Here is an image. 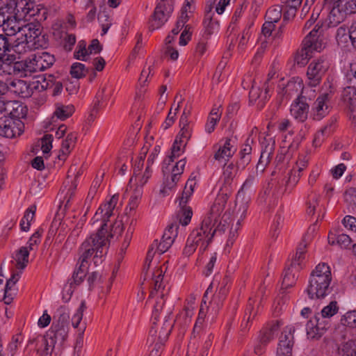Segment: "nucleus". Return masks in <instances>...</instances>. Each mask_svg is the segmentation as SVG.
<instances>
[{
	"label": "nucleus",
	"instance_id": "f3484780",
	"mask_svg": "<svg viewBox=\"0 0 356 356\" xmlns=\"http://www.w3.org/2000/svg\"><path fill=\"white\" fill-rule=\"evenodd\" d=\"M236 149V140L233 138H225L219 143L213 158L219 163H225L232 157Z\"/></svg>",
	"mask_w": 356,
	"mask_h": 356
},
{
	"label": "nucleus",
	"instance_id": "4468645a",
	"mask_svg": "<svg viewBox=\"0 0 356 356\" xmlns=\"http://www.w3.org/2000/svg\"><path fill=\"white\" fill-rule=\"evenodd\" d=\"M345 0H325L323 9L329 13L328 25L335 26L340 24L346 17V12L341 8Z\"/></svg>",
	"mask_w": 356,
	"mask_h": 356
},
{
	"label": "nucleus",
	"instance_id": "1a4fd4ad",
	"mask_svg": "<svg viewBox=\"0 0 356 356\" xmlns=\"http://www.w3.org/2000/svg\"><path fill=\"white\" fill-rule=\"evenodd\" d=\"M69 320V309L65 306L59 307L53 317L49 335L60 341H65L68 334Z\"/></svg>",
	"mask_w": 356,
	"mask_h": 356
},
{
	"label": "nucleus",
	"instance_id": "5fc2aeb1",
	"mask_svg": "<svg viewBox=\"0 0 356 356\" xmlns=\"http://www.w3.org/2000/svg\"><path fill=\"white\" fill-rule=\"evenodd\" d=\"M186 146V145H182L180 142L175 139L172 147L171 154L168 157L169 162H173L175 159L179 157L184 153Z\"/></svg>",
	"mask_w": 356,
	"mask_h": 356
},
{
	"label": "nucleus",
	"instance_id": "2eb2a0df",
	"mask_svg": "<svg viewBox=\"0 0 356 356\" xmlns=\"http://www.w3.org/2000/svg\"><path fill=\"white\" fill-rule=\"evenodd\" d=\"M21 18L36 17V20L45 19V9L40 4L31 0H15Z\"/></svg>",
	"mask_w": 356,
	"mask_h": 356
},
{
	"label": "nucleus",
	"instance_id": "412c9836",
	"mask_svg": "<svg viewBox=\"0 0 356 356\" xmlns=\"http://www.w3.org/2000/svg\"><path fill=\"white\" fill-rule=\"evenodd\" d=\"M275 142L272 138H265L261 142V156L257 165V170L263 172L270 162L275 151Z\"/></svg>",
	"mask_w": 356,
	"mask_h": 356
},
{
	"label": "nucleus",
	"instance_id": "680f3d73",
	"mask_svg": "<svg viewBox=\"0 0 356 356\" xmlns=\"http://www.w3.org/2000/svg\"><path fill=\"white\" fill-rule=\"evenodd\" d=\"M186 164V159H183L179 160L175 165L173 167L171 171V176L179 180V178L182 173L184 172V170L185 165Z\"/></svg>",
	"mask_w": 356,
	"mask_h": 356
},
{
	"label": "nucleus",
	"instance_id": "864d4df0",
	"mask_svg": "<svg viewBox=\"0 0 356 356\" xmlns=\"http://www.w3.org/2000/svg\"><path fill=\"white\" fill-rule=\"evenodd\" d=\"M282 9L280 6H275L270 8L266 13V18L273 23L277 22L282 17Z\"/></svg>",
	"mask_w": 356,
	"mask_h": 356
},
{
	"label": "nucleus",
	"instance_id": "6e6d98bb",
	"mask_svg": "<svg viewBox=\"0 0 356 356\" xmlns=\"http://www.w3.org/2000/svg\"><path fill=\"white\" fill-rule=\"evenodd\" d=\"M198 233H191L189 235L186 245L184 249V254L189 257L191 255L198 247L196 243H194V238L197 236Z\"/></svg>",
	"mask_w": 356,
	"mask_h": 356
},
{
	"label": "nucleus",
	"instance_id": "aec40b11",
	"mask_svg": "<svg viewBox=\"0 0 356 356\" xmlns=\"http://www.w3.org/2000/svg\"><path fill=\"white\" fill-rule=\"evenodd\" d=\"M177 229L178 225L177 224L170 225L164 232L161 241L159 243L157 241H154L152 245L156 248V251L160 254L164 253L170 248L175 238L177 237Z\"/></svg>",
	"mask_w": 356,
	"mask_h": 356
},
{
	"label": "nucleus",
	"instance_id": "bf43d9fd",
	"mask_svg": "<svg viewBox=\"0 0 356 356\" xmlns=\"http://www.w3.org/2000/svg\"><path fill=\"white\" fill-rule=\"evenodd\" d=\"M12 84L17 88V90L15 92L21 94L22 97H25L31 95L29 86H27L24 81L17 80L16 81H13Z\"/></svg>",
	"mask_w": 356,
	"mask_h": 356
},
{
	"label": "nucleus",
	"instance_id": "f257e3e1",
	"mask_svg": "<svg viewBox=\"0 0 356 356\" xmlns=\"http://www.w3.org/2000/svg\"><path fill=\"white\" fill-rule=\"evenodd\" d=\"M227 202L226 193L220 194L215 199L210 211L203 220L200 227L191 233H198L194 238V243L204 251L212 240L214 234L225 233L231 222L229 214L224 212Z\"/></svg>",
	"mask_w": 356,
	"mask_h": 356
},
{
	"label": "nucleus",
	"instance_id": "49530a36",
	"mask_svg": "<svg viewBox=\"0 0 356 356\" xmlns=\"http://www.w3.org/2000/svg\"><path fill=\"white\" fill-rule=\"evenodd\" d=\"M193 216V211L191 207H182L179 208L178 212V218L179 223L183 226H186L191 222Z\"/></svg>",
	"mask_w": 356,
	"mask_h": 356
},
{
	"label": "nucleus",
	"instance_id": "9d476101",
	"mask_svg": "<svg viewBox=\"0 0 356 356\" xmlns=\"http://www.w3.org/2000/svg\"><path fill=\"white\" fill-rule=\"evenodd\" d=\"M334 86L331 81H325L322 87V93L314 102L312 108V116L315 120H321L330 112L329 99L333 92Z\"/></svg>",
	"mask_w": 356,
	"mask_h": 356
},
{
	"label": "nucleus",
	"instance_id": "69168bd1",
	"mask_svg": "<svg viewBox=\"0 0 356 356\" xmlns=\"http://www.w3.org/2000/svg\"><path fill=\"white\" fill-rule=\"evenodd\" d=\"M191 26L190 25H186L185 28L184 29L180 35L179 44L181 46L186 45L188 41L191 40Z\"/></svg>",
	"mask_w": 356,
	"mask_h": 356
},
{
	"label": "nucleus",
	"instance_id": "f704fd0d",
	"mask_svg": "<svg viewBox=\"0 0 356 356\" xmlns=\"http://www.w3.org/2000/svg\"><path fill=\"white\" fill-rule=\"evenodd\" d=\"M278 323L271 325L270 327L264 329L260 334L259 342L262 344H267L273 340L278 332Z\"/></svg>",
	"mask_w": 356,
	"mask_h": 356
},
{
	"label": "nucleus",
	"instance_id": "4be33fe9",
	"mask_svg": "<svg viewBox=\"0 0 356 356\" xmlns=\"http://www.w3.org/2000/svg\"><path fill=\"white\" fill-rule=\"evenodd\" d=\"M327 325V321L320 320V316H314L306 325L307 335L309 339H318L323 334Z\"/></svg>",
	"mask_w": 356,
	"mask_h": 356
},
{
	"label": "nucleus",
	"instance_id": "79ce46f5",
	"mask_svg": "<svg viewBox=\"0 0 356 356\" xmlns=\"http://www.w3.org/2000/svg\"><path fill=\"white\" fill-rule=\"evenodd\" d=\"M37 55L38 56L39 64H40L42 71L51 67L55 62L54 56L48 52L43 51L38 53Z\"/></svg>",
	"mask_w": 356,
	"mask_h": 356
},
{
	"label": "nucleus",
	"instance_id": "b1692460",
	"mask_svg": "<svg viewBox=\"0 0 356 356\" xmlns=\"http://www.w3.org/2000/svg\"><path fill=\"white\" fill-rule=\"evenodd\" d=\"M236 172L237 169L232 163H230L224 167L222 176V178L224 181V186L220 188V191L216 198H217L222 193H226L227 197H229V195L233 191L232 181Z\"/></svg>",
	"mask_w": 356,
	"mask_h": 356
},
{
	"label": "nucleus",
	"instance_id": "72a5a7b5",
	"mask_svg": "<svg viewBox=\"0 0 356 356\" xmlns=\"http://www.w3.org/2000/svg\"><path fill=\"white\" fill-rule=\"evenodd\" d=\"M55 38L64 40L65 48L71 50L76 42V37L73 34H67L65 31L59 29H55L54 31Z\"/></svg>",
	"mask_w": 356,
	"mask_h": 356
},
{
	"label": "nucleus",
	"instance_id": "de8ad7c7",
	"mask_svg": "<svg viewBox=\"0 0 356 356\" xmlns=\"http://www.w3.org/2000/svg\"><path fill=\"white\" fill-rule=\"evenodd\" d=\"M257 177V172H253L250 173L245 181L243 184L241 190L238 192L237 200L243 195L244 191L250 190L255 184Z\"/></svg>",
	"mask_w": 356,
	"mask_h": 356
},
{
	"label": "nucleus",
	"instance_id": "423d86ee",
	"mask_svg": "<svg viewBox=\"0 0 356 356\" xmlns=\"http://www.w3.org/2000/svg\"><path fill=\"white\" fill-rule=\"evenodd\" d=\"M323 29L316 24L303 40V48L295 56V63L300 66L306 65L312 57V51H321L325 45L323 35Z\"/></svg>",
	"mask_w": 356,
	"mask_h": 356
},
{
	"label": "nucleus",
	"instance_id": "ddd939ff",
	"mask_svg": "<svg viewBox=\"0 0 356 356\" xmlns=\"http://www.w3.org/2000/svg\"><path fill=\"white\" fill-rule=\"evenodd\" d=\"M174 10V2H158L150 19V28L155 30L163 26Z\"/></svg>",
	"mask_w": 356,
	"mask_h": 356
},
{
	"label": "nucleus",
	"instance_id": "f03ea898",
	"mask_svg": "<svg viewBox=\"0 0 356 356\" xmlns=\"http://www.w3.org/2000/svg\"><path fill=\"white\" fill-rule=\"evenodd\" d=\"M41 33L40 25L38 24L29 23L22 29L21 35H16L13 39V36L5 34H0V56L2 59L1 67L5 66L8 74L11 73L12 66L3 60V57L8 52L13 51L15 53L22 54L30 51L34 44L35 39Z\"/></svg>",
	"mask_w": 356,
	"mask_h": 356
},
{
	"label": "nucleus",
	"instance_id": "473e14b6",
	"mask_svg": "<svg viewBox=\"0 0 356 356\" xmlns=\"http://www.w3.org/2000/svg\"><path fill=\"white\" fill-rule=\"evenodd\" d=\"M151 172H152L149 168V166H147L145 172L143 175L138 174L136 175H134L129 181V186L130 188H135L136 186H140L141 189H143V186L147 182L150 177Z\"/></svg>",
	"mask_w": 356,
	"mask_h": 356
},
{
	"label": "nucleus",
	"instance_id": "0e129e2a",
	"mask_svg": "<svg viewBox=\"0 0 356 356\" xmlns=\"http://www.w3.org/2000/svg\"><path fill=\"white\" fill-rule=\"evenodd\" d=\"M53 136L51 134H45L41 139V149L44 155L48 154L52 148Z\"/></svg>",
	"mask_w": 356,
	"mask_h": 356
},
{
	"label": "nucleus",
	"instance_id": "f8f14e48",
	"mask_svg": "<svg viewBox=\"0 0 356 356\" xmlns=\"http://www.w3.org/2000/svg\"><path fill=\"white\" fill-rule=\"evenodd\" d=\"M329 67V63L325 59L318 58L313 60L307 67L306 83L310 87L318 86Z\"/></svg>",
	"mask_w": 356,
	"mask_h": 356
},
{
	"label": "nucleus",
	"instance_id": "20e7f679",
	"mask_svg": "<svg viewBox=\"0 0 356 356\" xmlns=\"http://www.w3.org/2000/svg\"><path fill=\"white\" fill-rule=\"evenodd\" d=\"M119 200L118 195H113L110 200L102 205L97 211L94 217V223L102 218V223L100 229L95 234H98L104 229L103 235L106 236L107 243L109 244V238L118 237L124 229L121 220H116L113 223L108 224L109 218L115 216L118 209L116 208Z\"/></svg>",
	"mask_w": 356,
	"mask_h": 356
},
{
	"label": "nucleus",
	"instance_id": "6e6552de",
	"mask_svg": "<svg viewBox=\"0 0 356 356\" xmlns=\"http://www.w3.org/2000/svg\"><path fill=\"white\" fill-rule=\"evenodd\" d=\"M166 269L167 268L163 264V266L157 268L153 273L152 282L154 289L152 290L149 297L151 298L156 297L157 299L152 311V321L158 319L159 312L162 310L165 304L164 296L167 294L168 290L165 289V286L163 284V277ZM153 324H155L154 321H153Z\"/></svg>",
	"mask_w": 356,
	"mask_h": 356
},
{
	"label": "nucleus",
	"instance_id": "e433bc0d",
	"mask_svg": "<svg viewBox=\"0 0 356 356\" xmlns=\"http://www.w3.org/2000/svg\"><path fill=\"white\" fill-rule=\"evenodd\" d=\"M43 344L44 345V356H50L51 351L55 344L58 343L61 345L64 341H60L57 338L49 335V330L47 332L46 336L42 339Z\"/></svg>",
	"mask_w": 356,
	"mask_h": 356
},
{
	"label": "nucleus",
	"instance_id": "393cba45",
	"mask_svg": "<svg viewBox=\"0 0 356 356\" xmlns=\"http://www.w3.org/2000/svg\"><path fill=\"white\" fill-rule=\"evenodd\" d=\"M74 111V108L72 104L65 105L62 103H56L50 122H55L56 120H65L70 117Z\"/></svg>",
	"mask_w": 356,
	"mask_h": 356
},
{
	"label": "nucleus",
	"instance_id": "052dcab7",
	"mask_svg": "<svg viewBox=\"0 0 356 356\" xmlns=\"http://www.w3.org/2000/svg\"><path fill=\"white\" fill-rule=\"evenodd\" d=\"M86 304L84 301H82L81 302L80 306L76 309V312L74 314L72 318V324L74 327H77L78 325L80 324L81 321L83 318V313L84 310L86 309Z\"/></svg>",
	"mask_w": 356,
	"mask_h": 356
},
{
	"label": "nucleus",
	"instance_id": "2f4dec72",
	"mask_svg": "<svg viewBox=\"0 0 356 356\" xmlns=\"http://www.w3.org/2000/svg\"><path fill=\"white\" fill-rule=\"evenodd\" d=\"M328 243L331 245H338L341 248H347L351 243V239L349 236L345 234L336 236L330 233L328 235Z\"/></svg>",
	"mask_w": 356,
	"mask_h": 356
},
{
	"label": "nucleus",
	"instance_id": "0eeeda50",
	"mask_svg": "<svg viewBox=\"0 0 356 356\" xmlns=\"http://www.w3.org/2000/svg\"><path fill=\"white\" fill-rule=\"evenodd\" d=\"M21 16L15 0H10L0 8V28L9 36L21 35L26 24L21 23Z\"/></svg>",
	"mask_w": 356,
	"mask_h": 356
},
{
	"label": "nucleus",
	"instance_id": "ea45409f",
	"mask_svg": "<svg viewBox=\"0 0 356 356\" xmlns=\"http://www.w3.org/2000/svg\"><path fill=\"white\" fill-rule=\"evenodd\" d=\"M302 88V83L300 81H290L284 88L285 94L290 97L295 95H300L302 90H304Z\"/></svg>",
	"mask_w": 356,
	"mask_h": 356
},
{
	"label": "nucleus",
	"instance_id": "6ab92c4d",
	"mask_svg": "<svg viewBox=\"0 0 356 356\" xmlns=\"http://www.w3.org/2000/svg\"><path fill=\"white\" fill-rule=\"evenodd\" d=\"M293 332L292 327H286L282 332L277 348V356H291L293 346Z\"/></svg>",
	"mask_w": 356,
	"mask_h": 356
},
{
	"label": "nucleus",
	"instance_id": "13d9d810",
	"mask_svg": "<svg viewBox=\"0 0 356 356\" xmlns=\"http://www.w3.org/2000/svg\"><path fill=\"white\" fill-rule=\"evenodd\" d=\"M343 323L350 327L356 328V310L346 312L341 319Z\"/></svg>",
	"mask_w": 356,
	"mask_h": 356
},
{
	"label": "nucleus",
	"instance_id": "603ef678",
	"mask_svg": "<svg viewBox=\"0 0 356 356\" xmlns=\"http://www.w3.org/2000/svg\"><path fill=\"white\" fill-rule=\"evenodd\" d=\"M336 40L339 45H345L350 40V29L347 31L346 28L343 26L338 28L336 33Z\"/></svg>",
	"mask_w": 356,
	"mask_h": 356
},
{
	"label": "nucleus",
	"instance_id": "7ed1b4c3",
	"mask_svg": "<svg viewBox=\"0 0 356 356\" xmlns=\"http://www.w3.org/2000/svg\"><path fill=\"white\" fill-rule=\"evenodd\" d=\"M104 229L98 234L91 235L86 238L81 247V256L79 261V267L75 271L83 273L86 276L88 269V259L93 254L94 264L97 266L102 262L108 249L106 236L103 235Z\"/></svg>",
	"mask_w": 356,
	"mask_h": 356
},
{
	"label": "nucleus",
	"instance_id": "37998d69",
	"mask_svg": "<svg viewBox=\"0 0 356 356\" xmlns=\"http://www.w3.org/2000/svg\"><path fill=\"white\" fill-rule=\"evenodd\" d=\"M35 207L29 208L20 221L21 229L27 232L29 229L31 222L33 220Z\"/></svg>",
	"mask_w": 356,
	"mask_h": 356
},
{
	"label": "nucleus",
	"instance_id": "c756f323",
	"mask_svg": "<svg viewBox=\"0 0 356 356\" xmlns=\"http://www.w3.org/2000/svg\"><path fill=\"white\" fill-rule=\"evenodd\" d=\"M298 272L291 266L284 270L282 282V289H286L296 284Z\"/></svg>",
	"mask_w": 356,
	"mask_h": 356
},
{
	"label": "nucleus",
	"instance_id": "9b49d317",
	"mask_svg": "<svg viewBox=\"0 0 356 356\" xmlns=\"http://www.w3.org/2000/svg\"><path fill=\"white\" fill-rule=\"evenodd\" d=\"M172 327V324L167 320L165 321L163 327L159 331L154 326L151 327L147 341L150 345H154V346L151 350L149 356H159L161 347L167 341Z\"/></svg>",
	"mask_w": 356,
	"mask_h": 356
},
{
	"label": "nucleus",
	"instance_id": "dca6fc26",
	"mask_svg": "<svg viewBox=\"0 0 356 356\" xmlns=\"http://www.w3.org/2000/svg\"><path fill=\"white\" fill-rule=\"evenodd\" d=\"M24 124L22 120L6 117L0 118V135L13 138L20 136L24 131Z\"/></svg>",
	"mask_w": 356,
	"mask_h": 356
},
{
	"label": "nucleus",
	"instance_id": "09e8293b",
	"mask_svg": "<svg viewBox=\"0 0 356 356\" xmlns=\"http://www.w3.org/2000/svg\"><path fill=\"white\" fill-rule=\"evenodd\" d=\"M88 69L85 65L81 63H74L72 65L70 74L76 79H81L86 76Z\"/></svg>",
	"mask_w": 356,
	"mask_h": 356
},
{
	"label": "nucleus",
	"instance_id": "cd10ccee",
	"mask_svg": "<svg viewBox=\"0 0 356 356\" xmlns=\"http://www.w3.org/2000/svg\"><path fill=\"white\" fill-rule=\"evenodd\" d=\"M300 176L295 168H291L282 181V184L284 186V192H291L299 181Z\"/></svg>",
	"mask_w": 356,
	"mask_h": 356
},
{
	"label": "nucleus",
	"instance_id": "bb28decb",
	"mask_svg": "<svg viewBox=\"0 0 356 356\" xmlns=\"http://www.w3.org/2000/svg\"><path fill=\"white\" fill-rule=\"evenodd\" d=\"M268 92V86L265 87L264 92L261 90L260 88L253 86L249 92L250 101L257 103V106L262 108L269 96Z\"/></svg>",
	"mask_w": 356,
	"mask_h": 356
},
{
	"label": "nucleus",
	"instance_id": "4c0bfd02",
	"mask_svg": "<svg viewBox=\"0 0 356 356\" xmlns=\"http://www.w3.org/2000/svg\"><path fill=\"white\" fill-rule=\"evenodd\" d=\"M204 32L202 34L204 39L210 38L211 35L215 32H217L219 29V24L218 22L212 21L211 17H207L204 21Z\"/></svg>",
	"mask_w": 356,
	"mask_h": 356
},
{
	"label": "nucleus",
	"instance_id": "3c124183",
	"mask_svg": "<svg viewBox=\"0 0 356 356\" xmlns=\"http://www.w3.org/2000/svg\"><path fill=\"white\" fill-rule=\"evenodd\" d=\"M75 58L86 61L89 55L88 48L86 49V42L83 40H81L78 43L77 48L74 53Z\"/></svg>",
	"mask_w": 356,
	"mask_h": 356
},
{
	"label": "nucleus",
	"instance_id": "c9c22d12",
	"mask_svg": "<svg viewBox=\"0 0 356 356\" xmlns=\"http://www.w3.org/2000/svg\"><path fill=\"white\" fill-rule=\"evenodd\" d=\"M19 278V273H13L10 278H9L5 286V293H4V301L5 303L9 304L13 300V287L15 286L16 282Z\"/></svg>",
	"mask_w": 356,
	"mask_h": 356
},
{
	"label": "nucleus",
	"instance_id": "c85d7f7f",
	"mask_svg": "<svg viewBox=\"0 0 356 356\" xmlns=\"http://www.w3.org/2000/svg\"><path fill=\"white\" fill-rule=\"evenodd\" d=\"M29 251L28 248L22 247L17 250L13 256L15 266L18 269H24L29 262Z\"/></svg>",
	"mask_w": 356,
	"mask_h": 356
},
{
	"label": "nucleus",
	"instance_id": "4d7b16f0",
	"mask_svg": "<svg viewBox=\"0 0 356 356\" xmlns=\"http://www.w3.org/2000/svg\"><path fill=\"white\" fill-rule=\"evenodd\" d=\"M316 211L321 212V208H319V197L314 195L310 197L307 213L308 215L312 216Z\"/></svg>",
	"mask_w": 356,
	"mask_h": 356
},
{
	"label": "nucleus",
	"instance_id": "a878e982",
	"mask_svg": "<svg viewBox=\"0 0 356 356\" xmlns=\"http://www.w3.org/2000/svg\"><path fill=\"white\" fill-rule=\"evenodd\" d=\"M196 184L195 176L193 177L192 175L186 183L181 195L178 198L179 208L189 207L187 206V203L193 193Z\"/></svg>",
	"mask_w": 356,
	"mask_h": 356
},
{
	"label": "nucleus",
	"instance_id": "338daca9",
	"mask_svg": "<svg viewBox=\"0 0 356 356\" xmlns=\"http://www.w3.org/2000/svg\"><path fill=\"white\" fill-rule=\"evenodd\" d=\"M252 149V146H250L248 144H244L240 152L241 161L243 162V165H247L250 161Z\"/></svg>",
	"mask_w": 356,
	"mask_h": 356
},
{
	"label": "nucleus",
	"instance_id": "39448f33",
	"mask_svg": "<svg viewBox=\"0 0 356 356\" xmlns=\"http://www.w3.org/2000/svg\"><path fill=\"white\" fill-rule=\"evenodd\" d=\"M332 273L325 263L318 264L312 271L306 291L311 299L323 298L330 292Z\"/></svg>",
	"mask_w": 356,
	"mask_h": 356
},
{
	"label": "nucleus",
	"instance_id": "c03bdc74",
	"mask_svg": "<svg viewBox=\"0 0 356 356\" xmlns=\"http://www.w3.org/2000/svg\"><path fill=\"white\" fill-rule=\"evenodd\" d=\"M27 114V108L22 102L16 101L13 111L8 118H15L22 120Z\"/></svg>",
	"mask_w": 356,
	"mask_h": 356
},
{
	"label": "nucleus",
	"instance_id": "58836bf2",
	"mask_svg": "<svg viewBox=\"0 0 356 356\" xmlns=\"http://www.w3.org/2000/svg\"><path fill=\"white\" fill-rule=\"evenodd\" d=\"M194 307L189 305L185 307L184 310L179 314L175 320V323L183 327L186 326L191 321V318L193 315Z\"/></svg>",
	"mask_w": 356,
	"mask_h": 356
},
{
	"label": "nucleus",
	"instance_id": "8fccbe9b",
	"mask_svg": "<svg viewBox=\"0 0 356 356\" xmlns=\"http://www.w3.org/2000/svg\"><path fill=\"white\" fill-rule=\"evenodd\" d=\"M142 195L143 189L140 186L134 188L128 205L130 210H134L138 207Z\"/></svg>",
	"mask_w": 356,
	"mask_h": 356
},
{
	"label": "nucleus",
	"instance_id": "7c9ffc66",
	"mask_svg": "<svg viewBox=\"0 0 356 356\" xmlns=\"http://www.w3.org/2000/svg\"><path fill=\"white\" fill-rule=\"evenodd\" d=\"M76 139V137L74 134L70 133V134H67L65 140H63L62 143L60 152L58 155L59 159H60V160L65 159L66 156L69 154L72 148L73 147L74 145L75 144Z\"/></svg>",
	"mask_w": 356,
	"mask_h": 356
},
{
	"label": "nucleus",
	"instance_id": "e2e57ef3",
	"mask_svg": "<svg viewBox=\"0 0 356 356\" xmlns=\"http://www.w3.org/2000/svg\"><path fill=\"white\" fill-rule=\"evenodd\" d=\"M164 177L165 181L163 182V187L161 190V193L165 195L168 193V191L172 189L176 186L177 183L179 181V179L172 177L171 175H167L166 174Z\"/></svg>",
	"mask_w": 356,
	"mask_h": 356
},
{
	"label": "nucleus",
	"instance_id": "a19ab883",
	"mask_svg": "<svg viewBox=\"0 0 356 356\" xmlns=\"http://www.w3.org/2000/svg\"><path fill=\"white\" fill-rule=\"evenodd\" d=\"M338 312V307L337 302H331L328 305L325 306L321 313L316 314L315 316H320V320L326 321L325 318H329L333 316Z\"/></svg>",
	"mask_w": 356,
	"mask_h": 356
},
{
	"label": "nucleus",
	"instance_id": "5701e85b",
	"mask_svg": "<svg viewBox=\"0 0 356 356\" xmlns=\"http://www.w3.org/2000/svg\"><path fill=\"white\" fill-rule=\"evenodd\" d=\"M39 58L37 54L32 55L28 59L24 61L16 62L13 63V66L11 67L14 70H22L24 73L25 76L28 75V73H33L42 71L40 64H39Z\"/></svg>",
	"mask_w": 356,
	"mask_h": 356
},
{
	"label": "nucleus",
	"instance_id": "a18cd8bd",
	"mask_svg": "<svg viewBox=\"0 0 356 356\" xmlns=\"http://www.w3.org/2000/svg\"><path fill=\"white\" fill-rule=\"evenodd\" d=\"M180 131L176 137V140L180 142L182 145H186L191 137L192 128L188 126H179Z\"/></svg>",
	"mask_w": 356,
	"mask_h": 356
},
{
	"label": "nucleus",
	"instance_id": "774afa93",
	"mask_svg": "<svg viewBox=\"0 0 356 356\" xmlns=\"http://www.w3.org/2000/svg\"><path fill=\"white\" fill-rule=\"evenodd\" d=\"M341 350L343 356H356L355 344L353 341H349L344 344Z\"/></svg>",
	"mask_w": 356,
	"mask_h": 356
},
{
	"label": "nucleus",
	"instance_id": "a211bd4d",
	"mask_svg": "<svg viewBox=\"0 0 356 356\" xmlns=\"http://www.w3.org/2000/svg\"><path fill=\"white\" fill-rule=\"evenodd\" d=\"M307 92V89L302 90V94L296 98L290 107L291 115L300 122H304L308 118L309 106L303 100V94Z\"/></svg>",
	"mask_w": 356,
	"mask_h": 356
}]
</instances>
